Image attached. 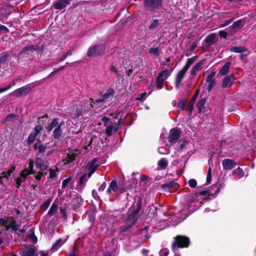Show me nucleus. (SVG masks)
Segmentation results:
<instances>
[{"mask_svg":"<svg viewBox=\"0 0 256 256\" xmlns=\"http://www.w3.org/2000/svg\"><path fill=\"white\" fill-rule=\"evenodd\" d=\"M100 164L98 163V159L94 158L88 166V170L90 172L88 174V177L90 178L92 174L94 173L96 170L97 169Z\"/></svg>","mask_w":256,"mask_h":256,"instance_id":"nucleus-13","label":"nucleus"},{"mask_svg":"<svg viewBox=\"0 0 256 256\" xmlns=\"http://www.w3.org/2000/svg\"><path fill=\"white\" fill-rule=\"evenodd\" d=\"M206 82L208 84V91H210L212 88V87L214 85V80H206Z\"/></svg>","mask_w":256,"mask_h":256,"instance_id":"nucleus-44","label":"nucleus"},{"mask_svg":"<svg viewBox=\"0 0 256 256\" xmlns=\"http://www.w3.org/2000/svg\"><path fill=\"white\" fill-rule=\"evenodd\" d=\"M234 78L232 75H230L225 77L222 82V86L225 88L231 86L234 82Z\"/></svg>","mask_w":256,"mask_h":256,"instance_id":"nucleus-17","label":"nucleus"},{"mask_svg":"<svg viewBox=\"0 0 256 256\" xmlns=\"http://www.w3.org/2000/svg\"><path fill=\"white\" fill-rule=\"evenodd\" d=\"M212 180V176L210 173V170L209 169L206 177V181L208 184H210Z\"/></svg>","mask_w":256,"mask_h":256,"instance_id":"nucleus-56","label":"nucleus"},{"mask_svg":"<svg viewBox=\"0 0 256 256\" xmlns=\"http://www.w3.org/2000/svg\"><path fill=\"white\" fill-rule=\"evenodd\" d=\"M247 50L244 46H234L230 48V51L236 53H242Z\"/></svg>","mask_w":256,"mask_h":256,"instance_id":"nucleus-25","label":"nucleus"},{"mask_svg":"<svg viewBox=\"0 0 256 256\" xmlns=\"http://www.w3.org/2000/svg\"><path fill=\"white\" fill-rule=\"evenodd\" d=\"M180 134V132L176 128L172 129L170 132V142H175L178 139Z\"/></svg>","mask_w":256,"mask_h":256,"instance_id":"nucleus-16","label":"nucleus"},{"mask_svg":"<svg viewBox=\"0 0 256 256\" xmlns=\"http://www.w3.org/2000/svg\"><path fill=\"white\" fill-rule=\"evenodd\" d=\"M50 204V202L48 200L44 202L42 205V208H44V210L46 209Z\"/></svg>","mask_w":256,"mask_h":256,"instance_id":"nucleus-58","label":"nucleus"},{"mask_svg":"<svg viewBox=\"0 0 256 256\" xmlns=\"http://www.w3.org/2000/svg\"><path fill=\"white\" fill-rule=\"evenodd\" d=\"M216 34H210L206 38V41L208 44H214L216 41Z\"/></svg>","mask_w":256,"mask_h":256,"instance_id":"nucleus-22","label":"nucleus"},{"mask_svg":"<svg viewBox=\"0 0 256 256\" xmlns=\"http://www.w3.org/2000/svg\"><path fill=\"white\" fill-rule=\"evenodd\" d=\"M42 130V126L41 125L38 124L34 127V130L32 132L33 134H34L35 136L36 137L39 134H40Z\"/></svg>","mask_w":256,"mask_h":256,"instance_id":"nucleus-34","label":"nucleus"},{"mask_svg":"<svg viewBox=\"0 0 256 256\" xmlns=\"http://www.w3.org/2000/svg\"><path fill=\"white\" fill-rule=\"evenodd\" d=\"M160 256H168V249H162L160 252Z\"/></svg>","mask_w":256,"mask_h":256,"instance_id":"nucleus-46","label":"nucleus"},{"mask_svg":"<svg viewBox=\"0 0 256 256\" xmlns=\"http://www.w3.org/2000/svg\"><path fill=\"white\" fill-rule=\"evenodd\" d=\"M30 174V172L28 168H25L22 170L20 172V176L16 179V182L17 188H19L22 183L26 179L27 176Z\"/></svg>","mask_w":256,"mask_h":256,"instance_id":"nucleus-10","label":"nucleus"},{"mask_svg":"<svg viewBox=\"0 0 256 256\" xmlns=\"http://www.w3.org/2000/svg\"><path fill=\"white\" fill-rule=\"evenodd\" d=\"M16 118V116L14 114H9L6 116V120L8 122L13 120Z\"/></svg>","mask_w":256,"mask_h":256,"instance_id":"nucleus-54","label":"nucleus"},{"mask_svg":"<svg viewBox=\"0 0 256 256\" xmlns=\"http://www.w3.org/2000/svg\"><path fill=\"white\" fill-rule=\"evenodd\" d=\"M230 63L227 62L226 64L222 67V68L220 70L219 74L222 76L226 74L228 72V70L230 68Z\"/></svg>","mask_w":256,"mask_h":256,"instance_id":"nucleus-24","label":"nucleus"},{"mask_svg":"<svg viewBox=\"0 0 256 256\" xmlns=\"http://www.w3.org/2000/svg\"><path fill=\"white\" fill-rule=\"evenodd\" d=\"M118 190V186L117 182L115 180H112L106 190V193L109 194L113 195L112 192H116Z\"/></svg>","mask_w":256,"mask_h":256,"instance_id":"nucleus-15","label":"nucleus"},{"mask_svg":"<svg viewBox=\"0 0 256 256\" xmlns=\"http://www.w3.org/2000/svg\"><path fill=\"white\" fill-rule=\"evenodd\" d=\"M203 64V61H200L196 64L192 70L191 74L192 75L196 74V73L202 69Z\"/></svg>","mask_w":256,"mask_h":256,"instance_id":"nucleus-21","label":"nucleus"},{"mask_svg":"<svg viewBox=\"0 0 256 256\" xmlns=\"http://www.w3.org/2000/svg\"><path fill=\"white\" fill-rule=\"evenodd\" d=\"M80 154L81 151L79 150H68L66 153V156L64 159V161L66 162L64 164H68L72 162Z\"/></svg>","mask_w":256,"mask_h":256,"instance_id":"nucleus-8","label":"nucleus"},{"mask_svg":"<svg viewBox=\"0 0 256 256\" xmlns=\"http://www.w3.org/2000/svg\"><path fill=\"white\" fill-rule=\"evenodd\" d=\"M138 208L136 210L128 214L127 219L126 220V228H129L132 226H133L136 222L138 220V214L140 212V202L137 204Z\"/></svg>","mask_w":256,"mask_h":256,"instance_id":"nucleus-5","label":"nucleus"},{"mask_svg":"<svg viewBox=\"0 0 256 256\" xmlns=\"http://www.w3.org/2000/svg\"><path fill=\"white\" fill-rule=\"evenodd\" d=\"M158 152L160 154H167L170 153L169 150L164 147L160 148L158 149Z\"/></svg>","mask_w":256,"mask_h":256,"instance_id":"nucleus-40","label":"nucleus"},{"mask_svg":"<svg viewBox=\"0 0 256 256\" xmlns=\"http://www.w3.org/2000/svg\"><path fill=\"white\" fill-rule=\"evenodd\" d=\"M36 167L40 170H48V166L43 160L36 158L35 160Z\"/></svg>","mask_w":256,"mask_h":256,"instance_id":"nucleus-11","label":"nucleus"},{"mask_svg":"<svg viewBox=\"0 0 256 256\" xmlns=\"http://www.w3.org/2000/svg\"><path fill=\"white\" fill-rule=\"evenodd\" d=\"M212 187L214 188H216V193H218L220 192L221 188H222L224 187V186L222 184H220L218 187L214 186Z\"/></svg>","mask_w":256,"mask_h":256,"instance_id":"nucleus-62","label":"nucleus"},{"mask_svg":"<svg viewBox=\"0 0 256 256\" xmlns=\"http://www.w3.org/2000/svg\"><path fill=\"white\" fill-rule=\"evenodd\" d=\"M65 241H62V239L58 240L52 246V249L58 250L64 242Z\"/></svg>","mask_w":256,"mask_h":256,"instance_id":"nucleus-35","label":"nucleus"},{"mask_svg":"<svg viewBox=\"0 0 256 256\" xmlns=\"http://www.w3.org/2000/svg\"><path fill=\"white\" fill-rule=\"evenodd\" d=\"M88 174H84L82 175L80 178V184L81 185H82L85 184V182L87 181L88 179L89 178L88 176Z\"/></svg>","mask_w":256,"mask_h":256,"instance_id":"nucleus-38","label":"nucleus"},{"mask_svg":"<svg viewBox=\"0 0 256 256\" xmlns=\"http://www.w3.org/2000/svg\"><path fill=\"white\" fill-rule=\"evenodd\" d=\"M144 5L146 10L154 12L162 7V0H145Z\"/></svg>","mask_w":256,"mask_h":256,"instance_id":"nucleus-4","label":"nucleus"},{"mask_svg":"<svg viewBox=\"0 0 256 256\" xmlns=\"http://www.w3.org/2000/svg\"><path fill=\"white\" fill-rule=\"evenodd\" d=\"M47 172H48V170H39V171L38 172V174H36L34 177H35V178L38 180H40L42 178L45 176L46 174H47Z\"/></svg>","mask_w":256,"mask_h":256,"instance_id":"nucleus-33","label":"nucleus"},{"mask_svg":"<svg viewBox=\"0 0 256 256\" xmlns=\"http://www.w3.org/2000/svg\"><path fill=\"white\" fill-rule=\"evenodd\" d=\"M10 218H8L6 220L0 218V225H2L5 226L6 228V226H8V222L9 221Z\"/></svg>","mask_w":256,"mask_h":256,"instance_id":"nucleus-42","label":"nucleus"},{"mask_svg":"<svg viewBox=\"0 0 256 256\" xmlns=\"http://www.w3.org/2000/svg\"><path fill=\"white\" fill-rule=\"evenodd\" d=\"M92 99L90 98V104L87 105H77L71 117L72 118H78L80 116H82L86 112L90 110L93 107H94L92 104Z\"/></svg>","mask_w":256,"mask_h":256,"instance_id":"nucleus-1","label":"nucleus"},{"mask_svg":"<svg viewBox=\"0 0 256 256\" xmlns=\"http://www.w3.org/2000/svg\"><path fill=\"white\" fill-rule=\"evenodd\" d=\"M233 174L237 178H240L243 177L244 175V173L242 168L238 167V168L235 169L233 172Z\"/></svg>","mask_w":256,"mask_h":256,"instance_id":"nucleus-23","label":"nucleus"},{"mask_svg":"<svg viewBox=\"0 0 256 256\" xmlns=\"http://www.w3.org/2000/svg\"><path fill=\"white\" fill-rule=\"evenodd\" d=\"M189 239L184 236H177L174 242L172 244V248L188 247L189 245Z\"/></svg>","mask_w":256,"mask_h":256,"instance_id":"nucleus-6","label":"nucleus"},{"mask_svg":"<svg viewBox=\"0 0 256 256\" xmlns=\"http://www.w3.org/2000/svg\"><path fill=\"white\" fill-rule=\"evenodd\" d=\"M114 93V90L112 88H110L106 92V93L103 95L102 98H100L94 102L92 101V104L94 106L95 105L98 104H101L104 102L105 100H106L108 99H110L113 97V95Z\"/></svg>","mask_w":256,"mask_h":256,"instance_id":"nucleus-9","label":"nucleus"},{"mask_svg":"<svg viewBox=\"0 0 256 256\" xmlns=\"http://www.w3.org/2000/svg\"><path fill=\"white\" fill-rule=\"evenodd\" d=\"M224 170H230L235 167L236 162L230 159H224L222 162Z\"/></svg>","mask_w":256,"mask_h":256,"instance_id":"nucleus-12","label":"nucleus"},{"mask_svg":"<svg viewBox=\"0 0 256 256\" xmlns=\"http://www.w3.org/2000/svg\"><path fill=\"white\" fill-rule=\"evenodd\" d=\"M190 68V66L186 64V66L182 68L181 70L186 73Z\"/></svg>","mask_w":256,"mask_h":256,"instance_id":"nucleus-64","label":"nucleus"},{"mask_svg":"<svg viewBox=\"0 0 256 256\" xmlns=\"http://www.w3.org/2000/svg\"><path fill=\"white\" fill-rule=\"evenodd\" d=\"M185 74V72H183L180 70L177 74L176 78V88L177 89L178 88L181 82L182 81V79L184 78Z\"/></svg>","mask_w":256,"mask_h":256,"instance_id":"nucleus-19","label":"nucleus"},{"mask_svg":"<svg viewBox=\"0 0 256 256\" xmlns=\"http://www.w3.org/2000/svg\"><path fill=\"white\" fill-rule=\"evenodd\" d=\"M158 165L161 169H165L168 166V160L165 158H162L158 162Z\"/></svg>","mask_w":256,"mask_h":256,"instance_id":"nucleus-28","label":"nucleus"},{"mask_svg":"<svg viewBox=\"0 0 256 256\" xmlns=\"http://www.w3.org/2000/svg\"><path fill=\"white\" fill-rule=\"evenodd\" d=\"M112 130H113V126H108L106 128V132L108 136L112 135Z\"/></svg>","mask_w":256,"mask_h":256,"instance_id":"nucleus-50","label":"nucleus"},{"mask_svg":"<svg viewBox=\"0 0 256 256\" xmlns=\"http://www.w3.org/2000/svg\"><path fill=\"white\" fill-rule=\"evenodd\" d=\"M149 52L153 55L154 56L156 57L160 54V50L158 48H151L149 50Z\"/></svg>","mask_w":256,"mask_h":256,"instance_id":"nucleus-37","label":"nucleus"},{"mask_svg":"<svg viewBox=\"0 0 256 256\" xmlns=\"http://www.w3.org/2000/svg\"><path fill=\"white\" fill-rule=\"evenodd\" d=\"M171 72L172 70H164L158 74L156 80V84L159 88H163L165 80L170 76Z\"/></svg>","mask_w":256,"mask_h":256,"instance_id":"nucleus-7","label":"nucleus"},{"mask_svg":"<svg viewBox=\"0 0 256 256\" xmlns=\"http://www.w3.org/2000/svg\"><path fill=\"white\" fill-rule=\"evenodd\" d=\"M174 183L172 182H168L162 184L160 187L164 190H170L172 188L174 187Z\"/></svg>","mask_w":256,"mask_h":256,"instance_id":"nucleus-26","label":"nucleus"},{"mask_svg":"<svg viewBox=\"0 0 256 256\" xmlns=\"http://www.w3.org/2000/svg\"><path fill=\"white\" fill-rule=\"evenodd\" d=\"M57 209H58V205L54 203L52 205L50 209L49 210L48 212V214L50 216H53L56 212Z\"/></svg>","mask_w":256,"mask_h":256,"instance_id":"nucleus-30","label":"nucleus"},{"mask_svg":"<svg viewBox=\"0 0 256 256\" xmlns=\"http://www.w3.org/2000/svg\"><path fill=\"white\" fill-rule=\"evenodd\" d=\"M30 90V88L18 89L16 91V96H20L22 95L26 94Z\"/></svg>","mask_w":256,"mask_h":256,"instance_id":"nucleus-27","label":"nucleus"},{"mask_svg":"<svg viewBox=\"0 0 256 256\" xmlns=\"http://www.w3.org/2000/svg\"><path fill=\"white\" fill-rule=\"evenodd\" d=\"M188 185L191 188H195L197 184L196 180L194 179H190L188 180Z\"/></svg>","mask_w":256,"mask_h":256,"instance_id":"nucleus-43","label":"nucleus"},{"mask_svg":"<svg viewBox=\"0 0 256 256\" xmlns=\"http://www.w3.org/2000/svg\"><path fill=\"white\" fill-rule=\"evenodd\" d=\"M70 55H72V52L70 50H69L68 52H66V54H64L62 56V57L59 60V61L60 62H62L63 60H64L66 58L67 56Z\"/></svg>","mask_w":256,"mask_h":256,"instance_id":"nucleus-48","label":"nucleus"},{"mask_svg":"<svg viewBox=\"0 0 256 256\" xmlns=\"http://www.w3.org/2000/svg\"><path fill=\"white\" fill-rule=\"evenodd\" d=\"M8 223L9 224H8V226H6V230H8V228H11L12 230L16 231L18 230V228L20 226L19 225L16 223L15 220L12 217H10Z\"/></svg>","mask_w":256,"mask_h":256,"instance_id":"nucleus-18","label":"nucleus"},{"mask_svg":"<svg viewBox=\"0 0 256 256\" xmlns=\"http://www.w3.org/2000/svg\"><path fill=\"white\" fill-rule=\"evenodd\" d=\"M65 68L64 66H62L60 68H54V71L52 72L50 74V76H51L54 73H55L56 72H59L62 70H63L64 68Z\"/></svg>","mask_w":256,"mask_h":256,"instance_id":"nucleus-60","label":"nucleus"},{"mask_svg":"<svg viewBox=\"0 0 256 256\" xmlns=\"http://www.w3.org/2000/svg\"><path fill=\"white\" fill-rule=\"evenodd\" d=\"M36 138V136H35L34 134H33L32 132H31L28 137V138L27 140V143L28 144H32L34 142V140Z\"/></svg>","mask_w":256,"mask_h":256,"instance_id":"nucleus-39","label":"nucleus"},{"mask_svg":"<svg viewBox=\"0 0 256 256\" xmlns=\"http://www.w3.org/2000/svg\"><path fill=\"white\" fill-rule=\"evenodd\" d=\"M16 169V166H12L10 169L6 172H3L0 174V178H6L8 179L11 174Z\"/></svg>","mask_w":256,"mask_h":256,"instance_id":"nucleus-20","label":"nucleus"},{"mask_svg":"<svg viewBox=\"0 0 256 256\" xmlns=\"http://www.w3.org/2000/svg\"><path fill=\"white\" fill-rule=\"evenodd\" d=\"M60 122H58V118H54L52 122H50L48 128L49 131L52 130L53 128H56L59 124Z\"/></svg>","mask_w":256,"mask_h":256,"instance_id":"nucleus-31","label":"nucleus"},{"mask_svg":"<svg viewBox=\"0 0 256 256\" xmlns=\"http://www.w3.org/2000/svg\"><path fill=\"white\" fill-rule=\"evenodd\" d=\"M232 22V20H228L225 21L224 24H220V26L222 28L224 27L228 24H230Z\"/></svg>","mask_w":256,"mask_h":256,"instance_id":"nucleus-55","label":"nucleus"},{"mask_svg":"<svg viewBox=\"0 0 256 256\" xmlns=\"http://www.w3.org/2000/svg\"><path fill=\"white\" fill-rule=\"evenodd\" d=\"M34 148L35 149H38L40 152H44L46 151L47 146L44 144H36L34 145Z\"/></svg>","mask_w":256,"mask_h":256,"instance_id":"nucleus-32","label":"nucleus"},{"mask_svg":"<svg viewBox=\"0 0 256 256\" xmlns=\"http://www.w3.org/2000/svg\"><path fill=\"white\" fill-rule=\"evenodd\" d=\"M148 180V177L146 175H142L141 176V179L140 181V183L143 182V184H146Z\"/></svg>","mask_w":256,"mask_h":256,"instance_id":"nucleus-52","label":"nucleus"},{"mask_svg":"<svg viewBox=\"0 0 256 256\" xmlns=\"http://www.w3.org/2000/svg\"><path fill=\"white\" fill-rule=\"evenodd\" d=\"M70 180H71V178H66V179L64 180H63V182H62V188H65L66 186L70 182Z\"/></svg>","mask_w":256,"mask_h":256,"instance_id":"nucleus-53","label":"nucleus"},{"mask_svg":"<svg viewBox=\"0 0 256 256\" xmlns=\"http://www.w3.org/2000/svg\"><path fill=\"white\" fill-rule=\"evenodd\" d=\"M56 171L54 170L50 169L49 173V178L54 179L56 176Z\"/></svg>","mask_w":256,"mask_h":256,"instance_id":"nucleus-45","label":"nucleus"},{"mask_svg":"<svg viewBox=\"0 0 256 256\" xmlns=\"http://www.w3.org/2000/svg\"><path fill=\"white\" fill-rule=\"evenodd\" d=\"M70 125L69 120L62 121L60 122L58 126L54 128L53 132V136L55 138L58 139L62 136L64 130L67 129Z\"/></svg>","mask_w":256,"mask_h":256,"instance_id":"nucleus-3","label":"nucleus"},{"mask_svg":"<svg viewBox=\"0 0 256 256\" xmlns=\"http://www.w3.org/2000/svg\"><path fill=\"white\" fill-rule=\"evenodd\" d=\"M34 168V162L32 160H30L28 165V168L30 172V174H36V172L33 170Z\"/></svg>","mask_w":256,"mask_h":256,"instance_id":"nucleus-41","label":"nucleus"},{"mask_svg":"<svg viewBox=\"0 0 256 256\" xmlns=\"http://www.w3.org/2000/svg\"><path fill=\"white\" fill-rule=\"evenodd\" d=\"M206 103V100L204 98L201 99L198 103L197 106L200 112L204 110V106Z\"/></svg>","mask_w":256,"mask_h":256,"instance_id":"nucleus-36","label":"nucleus"},{"mask_svg":"<svg viewBox=\"0 0 256 256\" xmlns=\"http://www.w3.org/2000/svg\"><path fill=\"white\" fill-rule=\"evenodd\" d=\"M105 46L103 44L90 46L87 52L88 57H96L104 53Z\"/></svg>","mask_w":256,"mask_h":256,"instance_id":"nucleus-2","label":"nucleus"},{"mask_svg":"<svg viewBox=\"0 0 256 256\" xmlns=\"http://www.w3.org/2000/svg\"><path fill=\"white\" fill-rule=\"evenodd\" d=\"M196 59V57H192V58H188L186 62V64H188V65L190 66L191 65L195 62Z\"/></svg>","mask_w":256,"mask_h":256,"instance_id":"nucleus-49","label":"nucleus"},{"mask_svg":"<svg viewBox=\"0 0 256 256\" xmlns=\"http://www.w3.org/2000/svg\"><path fill=\"white\" fill-rule=\"evenodd\" d=\"M218 34L220 35V36L224 38H226L227 36V32L224 30L220 31L218 32Z\"/></svg>","mask_w":256,"mask_h":256,"instance_id":"nucleus-57","label":"nucleus"},{"mask_svg":"<svg viewBox=\"0 0 256 256\" xmlns=\"http://www.w3.org/2000/svg\"><path fill=\"white\" fill-rule=\"evenodd\" d=\"M16 80H14L8 85L7 86H6L5 87L6 88L10 87V89L12 86H14L16 84Z\"/></svg>","mask_w":256,"mask_h":256,"instance_id":"nucleus-63","label":"nucleus"},{"mask_svg":"<svg viewBox=\"0 0 256 256\" xmlns=\"http://www.w3.org/2000/svg\"><path fill=\"white\" fill-rule=\"evenodd\" d=\"M216 74V72H211L207 76L206 80H214L213 78L215 76Z\"/></svg>","mask_w":256,"mask_h":256,"instance_id":"nucleus-47","label":"nucleus"},{"mask_svg":"<svg viewBox=\"0 0 256 256\" xmlns=\"http://www.w3.org/2000/svg\"><path fill=\"white\" fill-rule=\"evenodd\" d=\"M184 106H185V102L182 100L178 103L177 107L180 110H183L184 108Z\"/></svg>","mask_w":256,"mask_h":256,"instance_id":"nucleus-51","label":"nucleus"},{"mask_svg":"<svg viewBox=\"0 0 256 256\" xmlns=\"http://www.w3.org/2000/svg\"><path fill=\"white\" fill-rule=\"evenodd\" d=\"M186 142H182V144H180V149L181 151H182L184 150L186 148Z\"/></svg>","mask_w":256,"mask_h":256,"instance_id":"nucleus-61","label":"nucleus"},{"mask_svg":"<svg viewBox=\"0 0 256 256\" xmlns=\"http://www.w3.org/2000/svg\"><path fill=\"white\" fill-rule=\"evenodd\" d=\"M160 26V22L158 20H154L152 21V23L149 25L148 28L150 30H154Z\"/></svg>","mask_w":256,"mask_h":256,"instance_id":"nucleus-29","label":"nucleus"},{"mask_svg":"<svg viewBox=\"0 0 256 256\" xmlns=\"http://www.w3.org/2000/svg\"><path fill=\"white\" fill-rule=\"evenodd\" d=\"M106 187V182H104L102 185L99 187L98 190L100 192H103Z\"/></svg>","mask_w":256,"mask_h":256,"instance_id":"nucleus-59","label":"nucleus"},{"mask_svg":"<svg viewBox=\"0 0 256 256\" xmlns=\"http://www.w3.org/2000/svg\"><path fill=\"white\" fill-rule=\"evenodd\" d=\"M69 4L70 2L68 0H57L54 4V6L55 9L60 10L66 8Z\"/></svg>","mask_w":256,"mask_h":256,"instance_id":"nucleus-14","label":"nucleus"}]
</instances>
